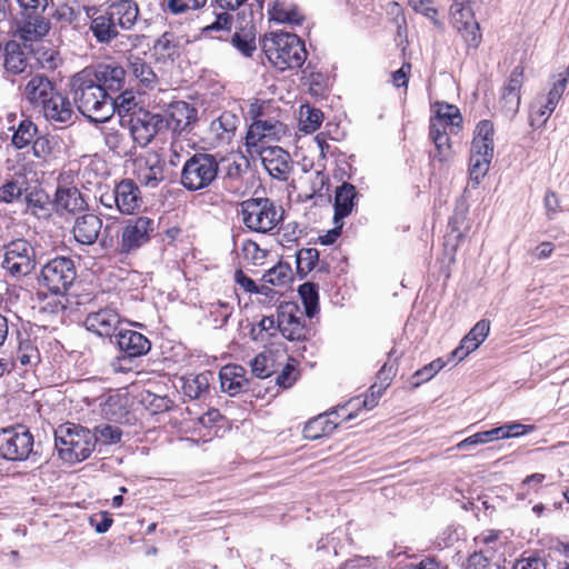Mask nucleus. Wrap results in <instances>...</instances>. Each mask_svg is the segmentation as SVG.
Instances as JSON below:
<instances>
[{
    "mask_svg": "<svg viewBox=\"0 0 569 569\" xmlns=\"http://www.w3.org/2000/svg\"><path fill=\"white\" fill-rule=\"evenodd\" d=\"M43 116L53 124L62 127L73 122L74 111L68 97L61 92L56 93L43 104Z\"/></svg>",
    "mask_w": 569,
    "mask_h": 569,
    "instance_id": "nucleus-24",
    "label": "nucleus"
},
{
    "mask_svg": "<svg viewBox=\"0 0 569 569\" xmlns=\"http://www.w3.org/2000/svg\"><path fill=\"white\" fill-rule=\"evenodd\" d=\"M56 93L54 86L44 74L32 76L22 90L23 98L34 107L43 104Z\"/></svg>",
    "mask_w": 569,
    "mask_h": 569,
    "instance_id": "nucleus-25",
    "label": "nucleus"
},
{
    "mask_svg": "<svg viewBox=\"0 0 569 569\" xmlns=\"http://www.w3.org/2000/svg\"><path fill=\"white\" fill-rule=\"evenodd\" d=\"M54 442L60 458L69 463L86 460L96 447L92 431L73 423L59 426L54 431Z\"/></svg>",
    "mask_w": 569,
    "mask_h": 569,
    "instance_id": "nucleus-3",
    "label": "nucleus"
},
{
    "mask_svg": "<svg viewBox=\"0 0 569 569\" xmlns=\"http://www.w3.org/2000/svg\"><path fill=\"white\" fill-rule=\"evenodd\" d=\"M319 261V251L316 248H302L297 252V269L307 274Z\"/></svg>",
    "mask_w": 569,
    "mask_h": 569,
    "instance_id": "nucleus-52",
    "label": "nucleus"
},
{
    "mask_svg": "<svg viewBox=\"0 0 569 569\" xmlns=\"http://www.w3.org/2000/svg\"><path fill=\"white\" fill-rule=\"evenodd\" d=\"M258 121L270 142L280 140L287 133V127L281 121L274 119H258Z\"/></svg>",
    "mask_w": 569,
    "mask_h": 569,
    "instance_id": "nucleus-55",
    "label": "nucleus"
},
{
    "mask_svg": "<svg viewBox=\"0 0 569 569\" xmlns=\"http://www.w3.org/2000/svg\"><path fill=\"white\" fill-rule=\"evenodd\" d=\"M262 9L263 0H251L249 13L247 14L244 10H242V12H238L237 14L236 31L231 38V43L244 57H251L257 49L256 20L262 18Z\"/></svg>",
    "mask_w": 569,
    "mask_h": 569,
    "instance_id": "nucleus-9",
    "label": "nucleus"
},
{
    "mask_svg": "<svg viewBox=\"0 0 569 569\" xmlns=\"http://www.w3.org/2000/svg\"><path fill=\"white\" fill-rule=\"evenodd\" d=\"M241 250L244 259L253 266L262 264L267 257V251L260 249L259 246L251 240L243 242Z\"/></svg>",
    "mask_w": 569,
    "mask_h": 569,
    "instance_id": "nucleus-58",
    "label": "nucleus"
},
{
    "mask_svg": "<svg viewBox=\"0 0 569 569\" xmlns=\"http://www.w3.org/2000/svg\"><path fill=\"white\" fill-rule=\"evenodd\" d=\"M495 144L472 142L470 147L469 176L478 184L487 174L493 158Z\"/></svg>",
    "mask_w": 569,
    "mask_h": 569,
    "instance_id": "nucleus-23",
    "label": "nucleus"
},
{
    "mask_svg": "<svg viewBox=\"0 0 569 569\" xmlns=\"http://www.w3.org/2000/svg\"><path fill=\"white\" fill-rule=\"evenodd\" d=\"M129 123L130 136L140 147H147L159 132L167 129L163 116L149 111H140L134 114L130 118Z\"/></svg>",
    "mask_w": 569,
    "mask_h": 569,
    "instance_id": "nucleus-13",
    "label": "nucleus"
},
{
    "mask_svg": "<svg viewBox=\"0 0 569 569\" xmlns=\"http://www.w3.org/2000/svg\"><path fill=\"white\" fill-rule=\"evenodd\" d=\"M284 210L270 198H249L240 203L241 221L252 232L270 233L283 220Z\"/></svg>",
    "mask_w": 569,
    "mask_h": 569,
    "instance_id": "nucleus-4",
    "label": "nucleus"
},
{
    "mask_svg": "<svg viewBox=\"0 0 569 569\" xmlns=\"http://www.w3.org/2000/svg\"><path fill=\"white\" fill-rule=\"evenodd\" d=\"M298 292L305 306L303 313H306L309 319L313 318L319 307L318 284L305 282L299 287Z\"/></svg>",
    "mask_w": 569,
    "mask_h": 569,
    "instance_id": "nucleus-42",
    "label": "nucleus"
},
{
    "mask_svg": "<svg viewBox=\"0 0 569 569\" xmlns=\"http://www.w3.org/2000/svg\"><path fill=\"white\" fill-rule=\"evenodd\" d=\"M57 141L54 138L49 136L37 137L32 142L33 156L38 159L48 161L54 158V148Z\"/></svg>",
    "mask_w": 569,
    "mask_h": 569,
    "instance_id": "nucleus-50",
    "label": "nucleus"
},
{
    "mask_svg": "<svg viewBox=\"0 0 569 569\" xmlns=\"http://www.w3.org/2000/svg\"><path fill=\"white\" fill-rule=\"evenodd\" d=\"M29 51L34 54L37 61L43 69L53 70L59 64V53L52 47L39 43L37 48H33V46L29 44Z\"/></svg>",
    "mask_w": 569,
    "mask_h": 569,
    "instance_id": "nucleus-45",
    "label": "nucleus"
},
{
    "mask_svg": "<svg viewBox=\"0 0 569 569\" xmlns=\"http://www.w3.org/2000/svg\"><path fill=\"white\" fill-rule=\"evenodd\" d=\"M37 132V126L31 120L23 119L13 132L11 142L17 149H23L33 142Z\"/></svg>",
    "mask_w": 569,
    "mask_h": 569,
    "instance_id": "nucleus-44",
    "label": "nucleus"
},
{
    "mask_svg": "<svg viewBox=\"0 0 569 569\" xmlns=\"http://www.w3.org/2000/svg\"><path fill=\"white\" fill-rule=\"evenodd\" d=\"M116 343L123 359L142 357L151 349V342L144 335L130 329L119 330Z\"/></svg>",
    "mask_w": 569,
    "mask_h": 569,
    "instance_id": "nucleus-21",
    "label": "nucleus"
},
{
    "mask_svg": "<svg viewBox=\"0 0 569 569\" xmlns=\"http://www.w3.org/2000/svg\"><path fill=\"white\" fill-rule=\"evenodd\" d=\"M335 428L336 425L331 426V423H329L325 417L319 416L306 423L303 428V436L307 439L316 440L325 436L327 432H330Z\"/></svg>",
    "mask_w": 569,
    "mask_h": 569,
    "instance_id": "nucleus-49",
    "label": "nucleus"
},
{
    "mask_svg": "<svg viewBox=\"0 0 569 569\" xmlns=\"http://www.w3.org/2000/svg\"><path fill=\"white\" fill-rule=\"evenodd\" d=\"M84 70L92 77L108 96L123 90L126 84V70L117 62L99 63L87 67Z\"/></svg>",
    "mask_w": 569,
    "mask_h": 569,
    "instance_id": "nucleus-14",
    "label": "nucleus"
},
{
    "mask_svg": "<svg viewBox=\"0 0 569 569\" xmlns=\"http://www.w3.org/2000/svg\"><path fill=\"white\" fill-rule=\"evenodd\" d=\"M513 569H547V563L540 557L529 556L517 560Z\"/></svg>",
    "mask_w": 569,
    "mask_h": 569,
    "instance_id": "nucleus-64",
    "label": "nucleus"
},
{
    "mask_svg": "<svg viewBox=\"0 0 569 569\" xmlns=\"http://www.w3.org/2000/svg\"><path fill=\"white\" fill-rule=\"evenodd\" d=\"M33 436L22 427H11L0 431V457L11 461L27 460L33 452Z\"/></svg>",
    "mask_w": 569,
    "mask_h": 569,
    "instance_id": "nucleus-12",
    "label": "nucleus"
},
{
    "mask_svg": "<svg viewBox=\"0 0 569 569\" xmlns=\"http://www.w3.org/2000/svg\"><path fill=\"white\" fill-rule=\"evenodd\" d=\"M91 18L90 30L99 43H110L119 36V28L116 26L108 11L96 10Z\"/></svg>",
    "mask_w": 569,
    "mask_h": 569,
    "instance_id": "nucleus-31",
    "label": "nucleus"
},
{
    "mask_svg": "<svg viewBox=\"0 0 569 569\" xmlns=\"http://www.w3.org/2000/svg\"><path fill=\"white\" fill-rule=\"evenodd\" d=\"M432 119L436 121H442L446 127L450 126L452 129L459 128L462 122L459 109L456 106L448 103L438 104L436 117Z\"/></svg>",
    "mask_w": 569,
    "mask_h": 569,
    "instance_id": "nucleus-47",
    "label": "nucleus"
},
{
    "mask_svg": "<svg viewBox=\"0 0 569 569\" xmlns=\"http://www.w3.org/2000/svg\"><path fill=\"white\" fill-rule=\"evenodd\" d=\"M432 0H408V4L418 13L423 14L428 19L432 20L435 24H438L437 20L438 10L430 7Z\"/></svg>",
    "mask_w": 569,
    "mask_h": 569,
    "instance_id": "nucleus-61",
    "label": "nucleus"
},
{
    "mask_svg": "<svg viewBox=\"0 0 569 569\" xmlns=\"http://www.w3.org/2000/svg\"><path fill=\"white\" fill-rule=\"evenodd\" d=\"M53 207L57 212L76 213L82 211L87 207V203L77 187L58 186Z\"/></svg>",
    "mask_w": 569,
    "mask_h": 569,
    "instance_id": "nucleus-29",
    "label": "nucleus"
},
{
    "mask_svg": "<svg viewBox=\"0 0 569 569\" xmlns=\"http://www.w3.org/2000/svg\"><path fill=\"white\" fill-rule=\"evenodd\" d=\"M70 86L73 102L84 117L94 122L110 119L111 96L84 69L72 76Z\"/></svg>",
    "mask_w": 569,
    "mask_h": 569,
    "instance_id": "nucleus-1",
    "label": "nucleus"
},
{
    "mask_svg": "<svg viewBox=\"0 0 569 569\" xmlns=\"http://www.w3.org/2000/svg\"><path fill=\"white\" fill-rule=\"evenodd\" d=\"M221 389L230 396H236L247 390L248 380L246 369L238 365H228L219 372Z\"/></svg>",
    "mask_w": 569,
    "mask_h": 569,
    "instance_id": "nucleus-32",
    "label": "nucleus"
},
{
    "mask_svg": "<svg viewBox=\"0 0 569 569\" xmlns=\"http://www.w3.org/2000/svg\"><path fill=\"white\" fill-rule=\"evenodd\" d=\"M29 47L18 41H8L2 51L3 67L7 73L21 74L29 67Z\"/></svg>",
    "mask_w": 569,
    "mask_h": 569,
    "instance_id": "nucleus-26",
    "label": "nucleus"
},
{
    "mask_svg": "<svg viewBox=\"0 0 569 569\" xmlns=\"http://www.w3.org/2000/svg\"><path fill=\"white\" fill-rule=\"evenodd\" d=\"M569 72L566 71L563 74H559L560 79L553 82L551 89L547 93V96H542L538 98L537 104L538 109L533 111L530 116V124L535 126L536 122H540V124H545L551 113L555 111L557 104L559 103L568 82Z\"/></svg>",
    "mask_w": 569,
    "mask_h": 569,
    "instance_id": "nucleus-19",
    "label": "nucleus"
},
{
    "mask_svg": "<svg viewBox=\"0 0 569 569\" xmlns=\"http://www.w3.org/2000/svg\"><path fill=\"white\" fill-rule=\"evenodd\" d=\"M358 191L356 187L349 182H343L336 189L335 192V223L340 222L343 218L348 217L356 204Z\"/></svg>",
    "mask_w": 569,
    "mask_h": 569,
    "instance_id": "nucleus-33",
    "label": "nucleus"
},
{
    "mask_svg": "<svg viewBox=\"0 0 569 569\" xmlns=\"http://www.w3.org/2000/svg\"><path fill=\"white\" fill-rule=\"evenodd\" d=\"M122 322L116 308L110 306L90 311L84 319L87 330L102 338H112Z\"/></svg>",
    "mask_w": 569,
    "mask_h": 569,
    "instance_id": "nucleus-15",
    "label": "nucleus"
},
{
    "mask_svg": "<svg viewBox=\"0 0 569 569\" xmlns=\"http://www.w3.org/2000/svg\"><path fill=\"white\" fill-rule=\"evenodd\" d=\"M446 362L438 358L423 368L419 369L415 376L419 379V382H426L430 380L440 369L445 367Z\"/></svg>",
    "mask_w": 569,
    "mask_h": 569,
    "instance_id": "nucleus-63",
    "label": "nucleus"
},
{
    "mask_svg": "<svg viewBox=\"0 0 569 569\" xmlns=\"http://www.w3.org/2000/svg\"><path fill=\"white\" fill-rule=\"evenodd\" d=\"M131 73L144 89H156L159 86V78L152 67L139 57L129 58Z\"/></svg>",
    "mask_w": 569,
    "mask_h": 569,
    "instance_id": "nucleus-36",
    "label": "nucleus"
},
{
    "mask_svg": "<svg viewBox=\"0 0 569 569\" xmlns=\"http://www.w3.org/2000/svg\"><path fill=\"white\" fill-rule=\"evenodd\" d=\"M450 23L468 48H478L481 42L480 26L475 18L471 0H452L449 9Z\"/></svg>",
    "mask_w": 569,
    "mask_h": 569,
    "instance_id": "nucleus-11",
    "label": "nucleus"
},
{
    "mask_svg": "<svg viewBox=\"0 0 569 569\" xmlns=\"http://www.w3.org/2000/svg\"><path fill=\"white\" fill-rule=\"evenodd\" d=\"M490 323L487 320L478 321L473 328L466 335L467 338L472 339V342L479 347L488 337Z\"/></svg>",
    "mask_w": 569,
    "mask_h": 569,
    "instance_id": "nucleus-62",
    "label": "nucleus"
},
{
    "mask_svg": "<svg viewBox=\"0 0 569 569\" xmlns=\"http://www.w3.org/2000/svg\"><path fill=\"white\" fill-rule=\"evenodd\" d=\"M239 123L240 118L237 114L230 111H224L220 114V117L211 122L210 129L219 140L229 142L234 136Z\"/></svg>",
    "mask_w": 569,
    "mask_h": 569,
    "instance_id": "nucleus-39",
    "label": "nucleus"
},
{
    "mask_svg": "<svg viewBox=\"0 0 569 569\" xmlns=\"http://www.w3.org/2000/svg\"><path fill=\"white\" fill-rule=\"evenodd\" d=\"M219 160L208 152H196L183 163L180 182L189 191L209 187L218 177Z\"/></svg>",
    "mask_w": 569,
    "mask_h": 569,
    "instance_id": "nucleus-5",
    "label": "nucleus"
},
{
    "mask_svg": "<svg viewBox=\"0 0 569 569\" xmlns=\"http://www.w3.org/2000/svg\"><path fill=\"white\" fill-rule=\"evenodd\" d=\"M262 49L269 61L280 70L299 68L307 59L303 42L288 32H273L264 37Z\"/></svg>",
    "mask_w": 569,
    "mask_h": 569,
    "instance_id": "nucleus-2",
    "label": "nucleus"
},
{
    "mask_svg": "<svg viewBox=\"0 0 569 569\" xmlns=\"http://www.w3.org/2000/svg\"><path fill=\"white\" fill-rule=\"evenodd\" d=\"M306 313L296 302L278 306V328L281 336L291 342H305L312 336V328L306 323Z\"/></svg>",
    "mask_w": 569,
    "mask_h": 569,
    "instance_id": "nucleus-10",
    "label": "nucleus"
},
{
    "mask_svg": "<svg viewBox=\"0 0 569 569\" xmlns=\"http://www.w3.org/2000/svg\"><path fill=\"white\" fill-rule=\"evenodd\" d=\"M290 279V268L283 263H278L270 268L262 277L264 283H270L272 286L286 284Z\"/></svg>",
    "mask_w": 569,
    "mask_h": 569,
    "instance_id": "nucleus-53",
    "label": "nucleus"
},
{
    "mask_svg": "<svg viewBox=\"0 0 569 569\" xmlns=\"http://www.w3.org/2000/svg\"><path fill=\"white\" fill-rule=\"evenodd\" d=\"M252 373L260 379L272 373V360L264 353L257 355L250 362Z\"/></svg>",
    "mask_w": 569,
    "mask_h": 569,
    "instance_id": "nucleus-56",
    "label": "nucleus"
},
{
    "mask_svg": "<svg viewBox=\"0 0 569 569\" xmlns=\"http://www.w3.org/2000/svg\"><path fill=\"white\" fill-rule=\"evenodd\" d=\"M76 278L77 270L73 260L67 257H57L41 268L38 281L51 293L62 296L72 286Z\"/></svg>",
    "mask_w": 569,
    "mask_h": 569,
    "instance_id": "nucleus-8",
    "label": "nucleus"
},
{
    "mask_svg": "<svg viewBox=\"0 0 569 569\" xmlns=\"http://www.w3.org/2000/svg\"><path fill=\"white\" fill-rule=\"evenodd\" d=\"M3 260L1 268L12 278L20 279L30 274L36 267V250L23 239H14L2 248Z\"/></svg>",
    "mask_w": 569,
    "mask_h": 569,
    "instance_id": "nucleus-7",
    "label": "nucleus"
},
{
    "mask_svg": "<svg viewBox=\"0 0 569 569\" xmlns=\"http://www.w3.org/2000/svg\"><path fill=\"white\" fill-rule=\"evenodd\" d=\"M213 378L212 371H203L198 375H190L182 379V390L189 399H199L208 392L210 381Z\"/></svg>",
    "mask_w": 569,
    "mask_h": 569,
    "instance_id": "nucleus-37",
    "label": "nucleus"
},
{
    "mask_svg": "<svg viewBox=\"0 0 569 569\" xmlns=\"http://www.w3.org/2000/svg\"><path fill=\"white\" fill-rule=\"evenodd\" d=\"M96 438V443L101 442L102 445H116L121 441L122 431L117 426L100 425L94 428L92 432Z\"/></svg>",
    "mask_w": 569,
    "mask_h": 569,
    "instance_id": "nucleus-51",
    "label": "nucleus"
},
{
    "mask_svg": "<svg viewBox=\"0 0 569 569\" xmlns=\"http://www.w3.org/2000/svg\"><path fill=\"white\" fill-rule=\"evenodd\" d=\"M27 209L38 218H47L51 214L53 202L49 194L40 188H34L26 194Z\"/></svg>",
    "mask_w": 569,
    "mask_h": 569,
    "instance_id": "nucleus-38",
    "label": "nucleus"
},
{
    "mask_svg": "<svg viewBox=\"0 0 569 569\" xmlns=\"http://www.w3.org/2000/svg\"><path fill=\"white\" fill-rule=\"evenodd\" d=\"M28 179L22 171L16 172L0 187V203H12L28 191Z\"/></svg>",
    "mask_w": 569,
    "mask_h": 569,
    "instance_id": "nucleus-35",
    "label": "nucleus"
},
{
    "mask_svg": "<svg viewBox=\"0 0 569 569\" xmlns=\"http://www.w3.org/2000/svg\"><path fill=\"white\" fill-rule=\"evenodd\" d=\"M116 194H118L117 212L133 214L142 203L140 190L130 179H124L116 184Z\"/></svg>",
    "mask_w": 569,
    "mask_h": 569,
    "instance_id": "nucleus-28",
    "label": "nucleus"
},
{
    "mask_svg": "<svg viewBox=\"0 0 569 569\" xmlns=\"http://www.w3.org/2000/svg\"><path fill=\"white\" fill-rule=\"evenodd\" d=\"M101 228L102 220L98 216L86 213L76 219L72 233L80 244L91 246L98 240Z\"/></svg>",
    "mask_w": 569,
    "mask_h": 569,
    "instance_id": "nucleus-27",
    "label": "nucleus"
},
{
    "mask_svg": "<svg viewBox=\"0 0 569 569\" xmlns=\"http://www.w3.org/2000/svg\"><path fill=\"white\" fill-rule=\"evenodd\" d=\"M23 19L18 26L17 37L23 42L24 47L38 43L46 37L50 29V21L41 13L22 16Z\"/></svg>",
    "mask_w": 569,
    "mask_h": 569,
    "instance_id": "nucleus-20",
    "label": "nucleus"
},
{
    "mask_svg": "<svg viewBox=\"0 0 569 569\" xmlns=\"http://www.w3.org/2000/svg\"><path fill=\"white\" fill-rule=\"evenodd\" d=\"M234 279L247 292L270 296V302L278 298V291L264 284L260 287L257 286L256 282L251 278L247 277L241 270L236 271Z\"/></svg>",
    "mask_w": 569,
    "mask_h": 569,
    "instance_id": "nucleus-48",
    "label": "nucleus"
},
{
    "mask_svg": "<svg viewBox=\"0 0 569 569\" xmlns=\"http://www.w3.org/2000/svg\"><path fill=\"white\" fill-rule=\"evenodd\" d=\"M258 154L271 177L279 180L288 179L292 170V160L289 152L280 147H270Z\"/></svg>",
    "mask_w": 569,
    "mask_h": 569,
    "instance_id": "nucleus-22",
    "label": "nucleus"
},
{
    "mask_svg": "<svg viewBox=\"0 0 569 569\" xmlns=\"http://www.w3.org/2000/svg\"><path fill=\"white\" fill-rule=\"evenodd\" d=\"M525 68L516 66L509 74L505 86L501 88L499 99L500 110L503 114L512 119L519 111L520 107V90L523 84Z\"/></svg>",
    "mask_w": 569,
    "mask_h": 569,
    "instance_id": "nucleus-16",
    "label": "nucleus"
},
{
    "mask_svg": "<svg viewBox=\"0 0 569 569\" xmlns=\"http://www.w3.org/2000/svg\"><path fill=\"white\" fill-rule=\"evenodd\" d=\"M157 222L148 216L127 219L118 240V252L122 256L136 254L157 232Z\"/></svg>",
    "mask_w": 569,
    "mask_h": 569,
    "instance_id": "nucleus-6",
    "label": "nucleus"
},
{
    "mask_svg": "<svg viewBox=\"0 0 569 569\" xmlns=\"http://www.w3.org/2000/svg\"><path fill=\"white\" fill-rule=\"evenodd\" d=\"M106 10L119 29H131L139 17L138 4L133 0H118L110 3Z\"/></svg>",
    "mask_w": 569,
    "mask_h": 569,
    "instance_id": "nucleus-30",
    "label": "nucleus"
},
{
    "mask_svg": "<svg viewBox=\"0 0 569 569\" xmlns=\"http://www.w3.org/2000/svg\"><path fill=\"white\" fill-rule=\"evenodd\" d=\"M533 429L532 426H526L520 422H510L501 427L493 428L496 440L508 439L512 437H519L526 435Z\"/></svg>",
    "mask_w": 569,
    "mask_h": 569,
    "instance_id": "nucleus-54",
    "label": "nucleus"
},
{
    "mask_svg": "<svg viewBox=\"0 0 569 569\" xmlns=\"http://www.w3.org/2000/svg\"><path fill=\"white\" fill-rule=\"evenodd\" d=\"M211 14L214 19L202 27V34L221 39V33H228L231 30L232 16L226 11H212Z\"/></svg>",
    "mask_w": 569,
    "mask_h": 569,
    "instance_id": "nucleus-41",
    "label": "nucleus"
},
{
    "mask_svg": "<svg viewBox=\"0 0 569 569\" xmlns=\"http://www.w3.org/2000/svg\"><path fill=\"white\" fill-rule=\"evenodd\" d=\"M103 138L106 146L112 151H122L126 140L123 131L117 128H106L103 130Z\"/></svg>",
    "mask_w": 569,
    "mask_h": 569,
    "instance_id": "nucleus-59",
    "label": "nucleus"
},
{
    "mask_svg": "<svg viewBox=\"0 0 569 569\" xmlns=\"http://www.w3.org/2000/svg\"><path fill=\"white\" fill-rule=\"evenodd\" d=\"M269 139L266 133L262 131V127L260 126V121L256 119L248 128L246 134V147L247 151L250 154L260 153L268 149L267 144L269 143Z\"/></svg>",
    "mask_w": 569,
    "mask_h": 569,
    "instance_id": "nucleus-40",
    "label": "nucleus"
},
{
    "mask_svg": "<svg viewBox=\"0 0 569 569\" xmlns=\"http://www.w3.org/2000/svg\"><path fill=\"white\" fill-rule=\"evenodd\" d=\"M138 181L147 188H156L166 179V162L158 153H147L136 162Z\"/></svg>",
    "mask_w": 569,
    "mask_h": 569,
    "instance_id": "nucleus-17",
    "label": "nucleus"
},
{
    "mask_svg": "<svg viewBox=\"0 0 569 569\" xmlns=\"http://www.w3.org/2000/svg\"><path fill=\"white\" fill-rule=\"evenodd\" d=\"M493 440H496V436L493 433V429H491L487 431L477 432L457 443L456 447L458 450H467L470 449L471 447L485 445Z\"/></svg>",
    "mask_w": 569,
    "mask_h": 569,
    "instance_id": "nucleus-57",
    "label": "nucleus"
},
{
    "mask_svg": "<svg viewBox=\"0 0 569 569\" xmlns=\"http://www.w3.org/2000/svg\"><path fill=\"white\" fill-rule=\"evenodd\" d=\"M164 121L167 129H171L173 133L180 134L189 132L193 123L198 119V110L186 101H173L169 104Z\"/></svg>",
    "mask_w": 569,
    "mask_h": 569,
    "instance_id": "nucleus-18",
    "label": "nucleus"
},
{
    "mask_svg": "<svg viewBox=\"0 0 569 569\" xmlns=\"http://www.w3.org/2000/svg\"><path fill=\"white\" fill-rule=\"evenodd\" d=\"M493 136H495L493 123L490 120L485 119V120L479 121L478 124L476 126L472 142H477V143L486 142V143L495 144Z\"/></svg>",
    "mask_w": 569,
    "mask_h": 569,
    "instance_id": "nucleus-60",
    "label": "nucleus"
},
{
    "mask_svg": "<svg viewBox=\"0 0 569 569\" xmlns=\"http://www.w3.org/2000/svg\"><path fill=\"white\" fill-rule=\"evenodd\" d=\"M138 106L136 94L131 90H121L111 96V116L117 112L120 117L133 111Z\"/></svg>",
    "mask_w": 569,
    "mask_h": 569,
    "instance_id": "nucleus-43",
    "label": "nucleus"
},
{
    "mask_svg": "<svg viewBox=\"0 0 569 569\" xmlns=\"http://www.w3.org/2000/svg\"><path fill=\"white\" fill-rule=\"evenodd\" d=\"M270 19L280 23L301 24L305 16L301 10L291 1L277 0L269 9Z\"/></svg>",
    "mask_w": 569,
    "mask_h": 569,
    "instance_id": "nucleus-34",
    "label": "nucleus"
},
{
    "mask_svg": "<svg viewBox=\"0 0 569 569\" xmlns=\"http://www.w3.org/2000/svg\"><path fill=\"white\" fill-rule=\"evenodd\" d=\"M323 113L321 110L308 104L300 108V129L307 133L315 132L322 123Z\"/></svg>",
    "mask_w": 569,
    "mask_h": 569,
    "instance_id": "nucleus-46",
    "label": "nucleus"
}]
</instances>
